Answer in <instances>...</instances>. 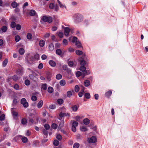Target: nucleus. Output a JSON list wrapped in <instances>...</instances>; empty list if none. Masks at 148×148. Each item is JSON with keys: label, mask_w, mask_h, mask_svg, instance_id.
<instances>
[{"label": "nucleus", "mask_w": 148, "mask_h": 148, "mask_svg": "<svg viewBox=\"0 0 148 148\" xmlns=\"http://www.w3.org/2000/svg\"><path fill=\"white\" fill-rule=\"evenodd\" d=\"M73 18L74 22L76 23L82 22L83 20V16L79 13H76L73 14Z\"/></svg>", "instance_id": "f257e3e1"}, {"label": "nucleus", "mask_w": 148, "mask_h": 148, "mask_svg": "<svg viewBox=\"0 0 148 148\" xmlns=\"http://www.w3.org/2000/svg\"><path fill=\"white\" fill-rule=\"evenodd\" d=\"M42 21L45 22H47L49 23H51L53 21V19L52 17L51 16H44L42 18Z\"/></svg>", "instance_id": "f03ea898"}, {"label": "nucleus", "mask_w": 148, "mask_h": 148, "mask_svg": "<svg viewBox=\"0 0 148 148\" xmlns=\"http://www.w3.org/2000/svg\"><path fill=\"white\" fill-rule=\"evenodd\" d=\"M97 141L96 137L95 136H92L88 139V142L90 144H92L96 143Z\"/></svg>", "instance_id": "7ed1b4c3"}, {"label": "nucleus", "mask_w": 148, "mask_h": 148, "mask_svg": "<svg viewBox=\"0 0 148 148\" xmlns=\"http://www.w3.org/2000/svg\"><path fill=\"white\" fill-rule=\"evenodd\" d=\"M37 74L35 73H33L32 74H30L29 75L30 78L34 81H37L38 79L37 77Z\"/></svg>", "instance_id": "20e7f679"}, {"label": "nucleus", "mask_w": 148, "mask_h": 148, "mask_svg": "<svg viewBox=\"0 0 148 148\" xmlns=\"http://www.w3.org/2000/svg\"><path fill=\"white\" fill-rule=\"evenodd\" d=\"M49 7L51 9L54 8V10L56 11H58L59 10V7L57 5H56L55 6L53 3H50L49 5Z\"/></svg>", "instance_id": "39448f33"}, {"label": "nucleus", "mask_w": 148, "mask_h": 148, "mask_svg": "<svg viewBox=\"0 0 148 148\" xmlns=\"http://www.w3.org/2000/svg\"><path fill=\"white\" fill-rule=\"evenodd\" d=\"M21 103L25 108H27L28 107V103L25 98H23L21 99Z\"/></svg>", "instance_id": "423d86ee"}, {"label": "nucleus", "mask_w": 148, "mask_h": 148, "mask_svg": "<svg viewBox=\"0 0 148 148\" xmlns=\"http://www.w3.org/2000/svg\"><path fill=\"white\" fill-rule=\"evenodd\" d=\"M75 92L73 90L68 91L67 92V96L68 97H70L72 95H74Z\"/></svg>", "instance_id": "0eeeda50"}, {"label": "nucleus", "mask_w": 148, "mask_h": 148, "mask_svg": "<svg viewBox=\"0 0 148 148\" xmlns=\"http://www.w3.org/2000/svg\"><path fill=\"white\" fill-rule=\"evenodd\" d=\"M57 1L59 5V6L61 8L63 9H66V7L64 4H62L61 3L59 0H57Z\"/></svg>", "instance_id": "6e6552de"}, {"label": "nucleus", "mask_w": 148, "mask_h": 148, "mask_svg": "<svg viewBox=\"0 0 148 148\" xmlns=\"http://www.w3.org/2000/svg\"><path fill=\"white\" fill-rule=\"evenodd\" d=\"M70 29L68 27H65L64 29V35L66 36H67L69 35V33L70 32Z\"/></svg>", "instance_id": "1a4fd4ad"}, {"label": "nucleus", "mask_w": 148, "mask_h": 148, "mask_svg": "<svg viewBox=\"0 0 148 148\" xmlns=\"http://www.w3.org/2000/svg\"><path fill=\"white\" fill-rule=\"evenodd\" d=\"M38 93V92H35V93H32V94L34 95L32 96L31 97V99L32 100L34 101H36L37 100V97L36 96H35V95H36Z\"/></svg>", "instance_id": "9d476101"}, {"label": "nucleus", "mask_w": 148, "mask_h": 148, "mask_svg": "<svg viewBox=\"0 0 148 148\" xmlns=\"http://www.w3.org/2000/svg\"><path fill=\"white\" fill-rule=\"evenodd\" d=\"M79 108V106L77 105L73 106L71 107V108L73 111L75 112L77 111Z\"/></svg>", "instance_id": "9b49d317"}, {"label": "nucleus", "mask_w": 148, "mask_h": 148, "mask_svg": "<svg viewBox=\"0 0 148 148\" xmlns=\"http://www.w3.org/2000/svg\"><path fill=\"white\" fill-rule=\"evenodd\" d=\"M90 122V121L88 118H85L83 120V123L85 125H88Z\"/></svg>", "instance_id": "f8f14e48"}, {"label": "nucleus", "mask_w": 148, "mask_h": 148, "mask_svg": "<svg viewBox=\"0 0 148 148\" xmlns=\"http://www.w3.org/2000/svg\"><path fill=\"white\" fill-rule=\"evenodd\" d=\"M8 28L7 27L5 26H3L0 29V33H1V32H5L7 30Z\"/></svg>", "instance_id": "ddd939ff"}, {"label": "nucleus", "mask_w": 148, "mask_h": 148, "mask_svg": "<svg viewBox=\"0 0 148 148\" xmlns=\"http://www.w3.org/2000/svg\"><path fill=\"white\" fill-rule=\"evenodd\" d=\"M49 65L51 66L55 67L56 65V62L52 60H50L49 61Z\"/></svg>", "instance_id": "4468645a"}, {"label": "nucleus", "mask_w": 148, "mask_h": 148, "mask_svg": "<svg viewBox=\"0 0 148 148\" xmlns=\"http://www.w3.org/2000/svg\"><path fill=\"white\" fill-rule=\"evenodd\" d=\"M90 84V82L88 80H86L84 81V84L85 86L88 87Z\"/></svg>", "instance_id": "2eb2a0df"}, {"label": "nucleus", "mask_w": 148, "mask_h": 148, "mask_svg": "<svg viewBox=\"0 0 148 148\" xmlns=\"http://www.w3.org/2000/svg\"><path fill=\"white\" fill-rule=\"evenodd\" d=\"M11 112L12 114L14 117H17L18 116V113L16 111H14L13 110V108H12L11 110Z\"/></svg>", "instance_id": "dca6fc26"}, {"label": "nucleus", "mask_w": 148, "mask_h": 148, "mask_svg": "<svg viewBox=\"0 0 148 148\" xmlns=\"http://www.w3.org/2000/svg\"><path fill=\"white\" fill-rule=\"evenodd\" d=\"M43 101L40 100L38 103L37 105V107L39 108H40L43 106Z\"/></svg>", "instance_id": "f3484780"}, {"label": "nucleus", "mask_w": 148, "mask_h": 148, "mask_svg": "<svg viewBox=\"0 0 148 148\" xmlns=\"http://www.w3.org/2000/svg\"><path fill=\"white\" fill-rule=\"evenodd\" d=\"M64 120H62L61 121L59 125V127L58 128V130H59L60 129H61V128H62L64 125Z\"/></svg>", "instance_id": "a211bd4d"}, {"label": "nucleus", "mask_w": 148, "mask_h": 148, "mask_svg": "<svg viewBox=\"0 0 148 148\" xmlns=\"http://www.w3.org/2000/svg\"><path fill=\"white\" fill-rule=\"evenodd\" d=\"M85 88L83 87L82 89L81 90V91L78 93V95L79 97H82L83 95V93L84 92V90L85 89Z\"/></svg>", "instance_id": "6ab92c4d"}, {"label": "nucleus", "mask_w": 148, "mask_h": 148, "mask_svg": "<svg viewBox=\"0 0 148 148\" xmlns=\"http://www.w3.org/2000/svg\"><path fill=\"white\" fill-rule=\"evenodd\" d=\"M112 94V91L111 90H109L105 93V95L107 97H109Z\"/></svg>", "instance_id": "aec40b11"}, {"label": "nucleus", "mask_w": 148, "mask_h": 148, "mask_svg": "<svg viewBox=\"0 0 148 148\" xmlns=\"http://www.w3.org/2000/svg\"><path fill=\"white\" fill-rule=\"evenodd\" d=\"M11 5L12 8H16L18 6V3L15 1H13Z\"/></svg>", "instance_id": "412c9836"}, {"label": "nucleus", "mask_w": 148, "mask_h": 148, "mask_svg": "<svg viewBox=\"0 0 148 148\" xmlns=\"http://www.w3.org/2000/svg\"><path fill=\"white\" fill-rule=\"evenodd\" d=\"M45 44V42L44 40H40L39 42V45L41 47H43L44 46Z\"/></svg>", "instance_id": "4be33fe9"}, {"label": "nucleus", "mask_w": 148, "mask_h": 148, "mask_svg": "<svg viewBox=\"0 0 148 148\" xmlns=\"http://www.w3.org/2000/svg\"><path fill=\"white\" fill-rule=\"evenodd\" d=\"M81 131L82 132H85L87 131L88 129L85 126H82L80 128Z\"/></svg>", "instance_id": "5701e85b"}, {"label": "nucleus", "mask_w": 148, "mask_h": 148, "mask_svg": "<svg viewBox=\"0 0 148 148\" xmlns=\"http://www.w3.org/2000/svg\"><path fill=\"white\" fill-rule=\"evenodd\" d=\"M66 84V82L64 79H62L60 82V85L62 86H64Z\"/></svg>", "instance_id": "b1692460"}, {"label": "nucleus", "mask_w": 148, "mask_h": 148, "mask_svg": "<svg viewBox=\"0 0 148 148\" xmlns=\"http://www.w3.org/2000/svg\"><path fill=\"white\" fill-rule=\"evenodd\" d=\"M75 45L78 48L82 47L81 43L79 41H78V42H76L75 43Z\"/></svg>", "instance_id": "393cba45"}, {"label": "nucleus", "mask_w": 148, "mask_h": 148, "mask_svg": "<svg viewBox=\"0 0 148 148\" xmlns=\"http://www.w3.org/2000/svg\"><path fill=\"white\" fill-rule=\"evenodd\" d=\"M21 123L23 125L26 124L27 123V121L25 118L22 119L21 120Z\"/></svg>", "instance_id": "a878e982"}, {"label": "nucleus", "mask_w": 148, "mask_h": 148, "mask_svg": "<svg viewBox=\"0 0 148 148\" xmlns=\"http://www.w3.org/2000/svg\"><path fill=\"white\" fill-rule=\"evenodd\" d=\"M29 13L30 16H33L36 14V12L34 10H30Z\"/></svg>", "instance_id": "bb28decb"}, {"label": "nucleus", "mask_w": 148, "mask_h": 148, "mask_svg": "<svg viewBox=\"0 0 148 148\" xmlns=\"http://www.w3.org/2000/svg\"><path fill=\"white\" fill-rule=\"evenodd\" d=\"M29 123L30 125L36 124L35 122L34 121L33 119L31 118L29 119Z\"/></svg>", "instance_id": "cd10ccee"}, {"label": "nucleus", "mask_w": 148, "mask_h": 148, "mask_svg": "<svg viewBox=\"0 0 148 148\" xmlns=\"http://www.w3.org/2000/svg\"><path fill=\"white\" fill-rule=\"evenodd\" d=\"M84 72L83 73V77H84V76L85 75H88L90 73V72L89 70H85V71H84Z\"/></svg>", "instance_id": "c85d7f7f"}, {"label": "nucleus", "mask_w": 148, "mask_h": 148, "mask_svg": "<svg viewBox=\"0 0 148 148\" xmlns=\"http://www.w3.org/2000/svg\"><path fill=\"white\" fill-rule=\"evenodd\" d=\"M19 53L21 55H23L25 52V50L23 48H20L18 51Z\"/></svg>", "instance_id": "c756f323"}, {"label": "nucleus", "mask_w": 148, "mask_h": 148, "mask_svg": "<svg viewBox=\"0 0 148 148\" xmlns=\"http://www.w3.org/2000/svg\"><path fill=\"white\" fill-rule=\"evenodd\" d=\"M49 49L51 51H52L54 49V47L53 44L52 43L50 44L49 47Z\"/></svg>", "instance_id": "7c9ffc66"}, {"label": "nucleus", "mask_w": 148, "mask_h": 148, "mask_svg": "<svg viewBox=\"0 0 148 148\" xmlns=\"http://www.w3.org/2000/svg\"><path fill=\"white\" fill-rule=\"evenodd\" d=\"M53 88L51 87H49L48 88V92L50 93L53 92Z\"/></svg>", "instance_id": "2f4dec72"}, {"label": "nucleus", "mask_w": 148, "mask_h": 148, "mask_svg": "<svg viewBox=\"0 0 148 148\" xmlns=\"http://www.w3.org/2000/svg\"><path fill=\"white\" fill-rule=\"evenodd\" d=\"M75 53L77 55L79 56L82 55L83 53V52L82 51L79 50H76Z\"/></svg>", "instance_id": "473e14b6"}, {"label": "nucleus", "mask_w": 148, "mask_h": 148, "mask_svg": "<svg viewBox=\"0 0 148 148\" xmlns=\"http://www.w3.org/2000/svg\"><path fill=\"white\" fill-rule=\"evenodd\" d=\"M78 125V123L77 122L75 121H73L72 126L76 127Z\"/></svg>", "instance_id": "72a5a7b5"}, {"label": "nucleus", "mask_w": 148, "mask_h": 148, "mask_svg": "<svg viewBox=\"0 0 148 148\" xmlns=\"http://www.w3.org/2000/svg\"><path fill=\"white\" fill-rule=\"evenodd\" d=\"M22 142L23 143H26L27 142L28 139L27 138L25 137H23L21 139Z\"/></svg>", "instance_id": "f704fd0d"}, {"label": "nucleus", "mask_w": 148, "mask_h": 148, "mask_svg": "<svg viewBox=\"0 0 148 148\" xmlns=\"http://www.w3.org/2000/svg\"><path fill=\"white\" fill-rule=\"evenodd\" d=\"M8 62V59H5L3 62V64H2L3 66L4 67L7 64Z\"/></svg>", "instance_id": "c9c22d12"}, {"label": "nucleus", "mask_w": 148, "mask_h": 148, "mask_svg": "<svg viewBox=\"0 0 148 148\" xmlns=\"http://www.w3.org/2000/svg\"><path fill=\"white\" fill-rule=\"evenodd\" d=\"M47 86L46 84H43L42 86V89L44 90H46L47 89Z\"/></svg>", "instance_id": "e433bc0d"}, {"label": "nucleus", "mask_w": 148, "mask_h": 148, "mask_svg": "<svg viewBox=\"0 0 148 148\" xmlns=\"http://www.w3.org/2000/svg\"><path fill=\"white\" fill-rule=\"evenodd\" d=\"M27 37L28 39H31L32 38V36L31 33H28L27 34Z\"/></svg>", "instance_id": "4c0bfd02"}, {"label": "nucleus", "mask_w": 148, "mask_h": 148, "mask_svg": "<svg viewBox=\"0 0 148 148\" xmlns=\"http://www.w3.org/2000/svg\"><path fill=\"white\" fill-rule=\"evenodd\" d=\"M15 41L18 42L21 40V38L19 36L17 35L15 36Z\"/></svg>", "instance_id": "58836bf2"}, {"label": "nucleus", "mask_w": 148, "mask_h": 148, "mask_svg": "<svg viewBox=\"0 0 148 148\" xmlns=\"http://www.w3.org/2000/svg\"><path fill=\"white\" fill-rule=\"evenodd\" d=\"M79 70L83 72L85 71L86 70V68L84 66H81L79 68Z\"/></svg>", "instance_id": "ea45409f"}, {"label": "nucleus", "mask_w": 148, "mask_h": 148, "mask_svg": "<svg viewBox=\"0 0 148 148\" xmlns=\"http://www.w3.org/2000/svg\"><path fill=\"white\" fill-rule=\"evenodd\" d=\"M77 41V38L75 36H74L73 38V39L72 40V42L73 43H76V42H78Z\"/></svg>", "instance_id": "a19ab883"}, {"label": "nucleus", "mask_w": 148, "mask_h": 148, "mask_svg": "<svg viewBox=\"0 0 148 148\" xmlns=\"http://www.w3.org/2000/svg\"><path fill=\"white\" fill-rule=\"evenodd\" d=\"M82 118V117L81 116H77L75 117V119L76 121H79Z\"/></svg>", "instance_id": "79ce46f5"}, {"label": "nucleus", "mask_w": 148, "mask_h": 148, "mask_svg": "<svg viewBox=\"0 0 148 148\" xmlns=\"http://www.w3.org/2000/svg\"><path fill=\"white\" fill-rule=\"evenodd\" d=\"M84 97L86 99H89L90 97V95L89 93H86L84 95Z\"/></svg>", "instance_id": "37998d69"}, {"label": "nucleus", "mask_w": 148, "mask_h": 148, "mask_svg": "<svg viewBox=\"0 0 148 148\" xmlns=\"http://www.w3.org/2000/svg\"><path fill=\"white\" fill-rule=\"evenodd\" d=\"M79 90V88L78 86L76 85L75 87V90L76 92H78Z\"/></svg>", "instance_id": "c03bdc74"}, {"label": "nucleus", "mask_w": 148, "mask_h": 148, "mask_svg": "<svg viewBox=\"0 0 148 148\" xmlns=\"http://www.w3.org/2000/svg\"><path fill=\"white\" fill-rule=\"evenodd\" d=\"M62 75L60 74H58L56 75V78L57 79H60L62 78Z\"/></svg>", "instance_id": "a18cd8bd"}, {"label": "nucleus", "mask_w": 148, "mask_h": 148, "mask_svg": "<svg viewBox=\"0 0 148 148\" xmlns=\"http://www.w3.org/2000/svg\"><path fill=\"white\" fill-rule=\"evenodd\" d=\"M79 146V143H76L74 144L73 146V148H78Z\"/></svg>", "instance_id": "49530a36"}, {"label": "nucleus", "mask_w": 148, "mask_h": 148, "mask_svg": "<svg viewBox=\"0 0 148 148\" xmlns=\"http://www.w3.org/2000/svg\"><path fill=\"white\" fill-rule=\"evenodd\" d=\"M56 53L58 55H60L62 53V51L60 49H57L56 50Z\"/></svg>", "instance_id": "de8ad7c7"}, {"label": "nucleus", "mask_w": 148, "mask_h": 148, "mask_svg": "<svg viewBox=\"0 0 148 148\" xmlns=\"http://www.w3.org/2000/svg\"><path fill=\"white\" fill-rule=\"evenodd\" d=\"M86 61L84 60H82L80 62V64L81 66H84L86 64Z\"/></svg>", "instance_id": "09e8293b"}, {"label": "nucleus", "mask_w": 148, "mask_h": 148, "mask_svg": "<svg viewBox=\"0 0 148 148\" xmlns=\"http://www.w3.org/2000/svg\"><path fill=\"white\" fill-rule=\"evenodd\" d=\"M57 103L59 104H61L63 102V100L62 99H59L57 100Z\"/></svg>", "instance_id": "8fccbe9b"}, {"label": "nucleus", "mask_w": 148, "mask_h": 148, "mask_svg": "<svg viewBox=\"0 0 148 148\" xmlns=\"http://www.w3.org/2000/svg\"><path fill=\"white\" fill-rule=\"evenodd\" d=\"M16 24L14 22H12L11 23V26L12 27L14 28L16 27Z\"/></svg>", "instance_id": "3c124183"}, {"label": "nucleus", "mask_w": 148, "mask_h": 148, "mask_svg": "<svg viewBox=\"0 0 148 148\" xmlns=\"http://www.w3.org/2000/svg\"><path fill=\"white\" fill-rule=\"evenodd\" d=\"M59 144V142L56 140H55L53 141V145L56 146H58Z\"/></svg>", "instance_id": "603ef678"}, {"label": "nucleus", "mask_w": 148, "mask_h": 148, "mask_svg": "<svg viewBox=\"0 0 148 148\" xmlns=\"http://www.w3.org/2000/svg\"><path fill=\"white\" fill-rule=\"evenodd\" d=\"M14 88L16 90L19 89V86L17 84H15L14 86Z\"/></svg>", "instance_id": "864d4df0"}, {"label": "nucleus", "mask_w": 148, "mask_h": 148, "mask_svg": "<svg viewBox=\"0 0 148 148\" xmlns=\"http://www.w3.org/2000/svg\"><path fill=\"white\" fill-rule=\"evenodd\" d=\"M58 125L56 124L53 123L52 124L51 127L53 129H56Z\"/></svg>", "instance_id": "5fc2aeb1"}, {"label": "nucleus", "mask_w": 148, "mask_h": 148, "mask_svg": "<svg viewBox=\"0 0 148 148\" xmlns=\"http://www.w3.org/2000/svg\"><path fill=\"white\" fill-rule=\"evenodd\" d=\"M76 75L77 77H79L82 75V73L80 71H78L76 72Z\"/></svg>", "instance_id": "6e6d98bb"}, {"label": "nucleus", "mask_w": 148, "mask_h": 148, "mask_svg": "<svg viewBox=\"0 0 148 148\" xmlns=\"http://www.w3.org/2000/svg\"><path fill=\"white\" fill-rule=\"evenodd\" d=\"M5 118V115L4 114L1 115L0 116V120L3 121L4 120Z\"/></svg>", "instance_id": "4d7b16f0"}, {"label": "nucleus", "mask_w": 148, "mask_h": 148, "mask_svg": "<svg viewBox=\"0 0 148 148\" xmlns=\"http://www.w3.org/2000/svg\"><path fill=\"white\" fill-rule=\"evenodd\" d=\"M16 30H19L21 29V25L19 24L16 25Z\"/></svg>", "instance_id": "13d9d810"}, {"label": "nucleus", "mask_w": 148, "mask_h": 148, "mask_svg": "<svg viewBox=\"0 0 148 148\" xmlns=\"http://www.w3.org/2000/svg\"><path fill=\"white\" fill-rule=\"evenodd\" d=\"M12 78L13 79V80L14 81H16L18 80V77L17 76V75H14L12 77Z\"/></svg>", "instance_id": "bf43d9fd"}, {"label": "nucleus", "mask_w": 148, "mask_h": 148, "mask_svg": "<svg viewBox=\"0 0 148 148\" xmlns=\"http://www.w3.org/2000/svg\"><path fill=\"white\" fill-rule=\"evenodd\" d=\"M25 84L26 85H29L30 84V81L29 80L26 79L25 82Z\"/></svg>", "instance_id": "052dcab7"}, {"label": "nucleus", "mask_w": 148, "mask_h": 148, "mask_svg": "<svg viewBox=\"0 0 148 148\" xmlns=\"http://www.w3.org/2000/svg\"><path fill=\"white\" fill-rule=\"evenodd\" d=\"M44 127L46 130H48L50 128V126L48 124H45L44 125Z\"/></svg>", "instance_id": "680f3d73"}, {"label": "nucleus", "mask_w": 148, "mask_h": 148, "mask_svg": "<svg viewBox=\"0 0 148 148\" xmlns=\"http://www.w3.org/2000/svg\"><path fill=\"white\" fill-rule=\"evenodd\" d=\"M68 64L71 67L73 66L74 64L73 62L71 61L69 62H68Z\"/></svg>", "instance_id": "e2e57ef3"}, {"label": "nucleus", "mask_w": 148, "mask_h": 148, "mask_svg": "<svg viewBox=\"0 0 148 148\" xmlns=\"http://www.w3.org/2000/svg\"><path fill=\"white\" fill-rule=\"evenodd\" d=\"M68 51L71 53L73 52L74 51V49L71 47H70L68 49Z\"/></svg>", "instance_id": "0e129e2a"}, {"label": "nucleus", "mask_w": 148, "mask_h": 148, "mask_svg": "<svg viewBox=\"0 0 148 148\" xmlns=\"http://www.w3.org/2000/svg\"><path fill=\"white\" fill-rule=\"evenodd\" d=\"M56 138L59 140H60L62 138L60 134H58L56 136Z\"/></svg>", "instance_id": "69168bd1"}, {"label": "nucleus", "mask_w": 148, "mask_h": 148, "mask_svg": "<svg viewBox=\"0 0 148 148\" xmlns=\"http://www.w3.org/2000/svg\"><path fill=\"white\" fill-rule=\"evenodd\" d=\"M63 45H67L68 42L67 40L65 39H64L63 41Z\"/></svg>", "instance_id": "338daca9"}, {"label": "nucleus", "mask_w": 148, "mask_h": 148, "mask_svg": "<svg viewBox=\"0 0 148 148\" xmlns=\"http://www.w3.org/2000/svg\"><path fill=\"white\" fill-rule=\"evenodd\" d=\"M43 65L42 63L39 64L38 66V68L39 69H41L43 68Z\"/></svg>", "instance_id": "774afa93"}]
</instances>
